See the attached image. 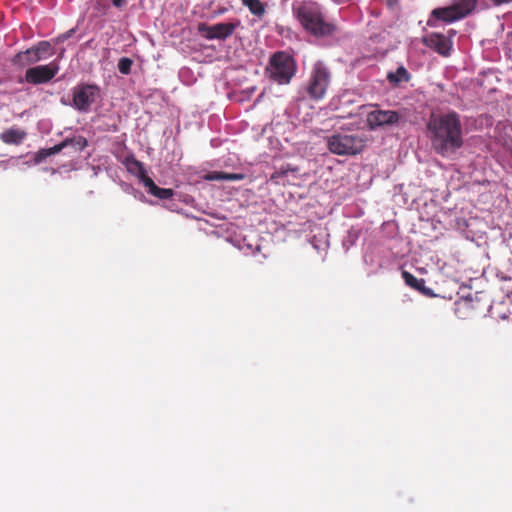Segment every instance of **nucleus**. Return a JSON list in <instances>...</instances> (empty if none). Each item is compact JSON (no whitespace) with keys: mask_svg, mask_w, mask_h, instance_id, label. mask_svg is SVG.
<instances>
[{"mask_svg":"<svg viewBox=\"0 0 512 512\" xmlns=\"http://www.w3.org/2000/svg\"><path fill=\"white\" fill-rule=\"evenodd\" d=\"M132 64L133 61L130 58L123 57L119 60L117 67L120 73L127 75L131 71Z\"/></svg>","mask_w":512,"mask_h":512,"instance_id":"aec40b11","label":"nucleus"},{"mask_svg":"<svg viewBox=\"0 0 512 512\" xmlns=\"http://www.w3.org/2000/svg\"><path fill=\"white\" fill-rule=\"evenodd\" d=\"M75 33V29H70L68 31H66L65 33L63 34H60L59 36H57L55 39H54V42L56 44H59V43H63L64 41H66L67 39H69L73 34Z\"/></svg>","mask_w":512,"mask_h":512,"instance_id":"4be33fe9","label":"nucleus"},{"mask_svg":"<svg viewBox=\"0 0 512 512\" xmlns=\"http://www.w3.org/2000/svg\"><path fill=\"white\" fill-rule=\"evenodd\" d=\"M410 78L411 75L404 66H399L395 72H389L387 74V80L394 86L401 82H408Z\"/></svg>","mask_w":512,"mask_h":512,"instance_id":"f3484780","label":"nucleus"},{"mask_svg":"<svg viewBox=\"0 0 512 512\" xmlns=\"http://www.w3.org/2000/svg\"><path fill=\"white\" fill-rule=\"evenodd\" d=\"M126 0H112V3L115 7H122L125 4Z\"/></svg>","mask_w":512,"mask_h":512,"instance_id":"393cba45","label":"nucleus"},{"mask_svg":"<svg viewBox=\"0 0 512 512\" xmlns=\"http://www.w3.org/2000/svg\"><path fill=\"white\" fill-rule=\"evenodd\" d=\"M426 132L433 151L444 158L454 155L464 145L461 116L454 110L431 114Z\"/></svg>","mask_w":512,"mask_h":512,"instance_id":"f257e3e1","label":"nucleus"},{"mask_svg":"<svg viewBox=\"0 0 512 512\" xmlns=\"http://www.w3.org/2000/svg\"><path fill=\"white\" fill-rule=\"evenodd\" d=\"M389 5H393L397 2V0H387Z\"/></svg>","mask_w":512,"mask_h":512,"instance_id":"bb28decb","label":"nucleus"},{"mask_svg":"<svg viewBox=\"0 0 512 512\" xmlns=\"http://www.w3.org/2000/svg\"><path fill=\"white\" fill-rule=\"evenodd\" d=\"M328 149L336 155H356L360 153L365 145V138L348 133H336L327 140Z\"/></svg>","mask_w":512,"mask_h":512,"instance_id":"20e7f679","label":"nucleus"},{"mask_svg":"<svg viewBox=\"0 0 512 512\" xmlns=\"http://www.w3.org/2000/svg\"><path fill=\"white\" fill-rule=\"evenodd\" d=\"M402 278H403L405 284L407 286L411 287L412 289L420 292L421 294H423L425 296L432 295V290L425 286L424 279H422V278L418 279L413 274H411L410 272L405 271V270L402 271Z\"/></svg>","mask_w":512,"mask_h":512,"instance_id":"2eb2a0df","label":"nucleus"},{"mask_svg":"<svg viewBox=\"0 0 512 512\" xmlns=\"http://www.w3.org/2000/svg\"><path fill=\"white\" fill-rule=\"evenodd\" d=\"M239 25V21H236V23H217L215 25L199 23L197 25V31L202 37L208 40H225L234 33Z\"/></svg>","mask_w":512,"mask_h":512,"instance_id":"6e6552de","label":"nucleus"},{"mask_svg":"<svg viewBox=\"0 0 512 512\" xmlns=\"http://www.w3.org/2000/svg\"><path fill=\"white\" fill-rule=\"evenodd\" d=\"M337 3H342L344 0H334Z\"/></svg>","mask_w":512,"mask_h":512,"instance_id":"cd10ccee","label":"nucleus"},{"mask_svg":"<svg viewBox=\"0 0 512 512\" xmlns=\"http://www.w3.org/2000/svg\"><path fill=\"white\" fill-rule=\"evenodd\" d=\"M297 70L295 59L287 52H275L269 60L266 73L279 85L289 84Z\"/></svg>","mask_w":512,"mask_h":512,"instance_id":"7ed1b4c3","label":"nucleus"},{"mask_svg":"<svg viewBox=\"0 0 512 512\" xmlns=\"http://www.w3.org/2000/svg\"><path fill=\"white\" fill-rule=\"evenodd\" d=\"M453 5L457 8L461 17L464 18L474 10L476 0H457Z\"/></svg>","mask_w":512,"mask_h":512,"instance_id":"a211bd4d","label":"nucleus"},{"mask_svg":"<svg viewBox=\"0 0 512 512\" xmlns=\"http://www.w3.org/2000/svg\"><path fill=\"white\" fill-rule=\"evenodd\" d=\"M99 87L94 84H81L73 89V104L79 111H88L90 105L99 96Z\"/></svg>","mask_w":512,"mask_h":512,"instance_id":"1a4fd4ad","label":"nucleus"},{"mask_svg":"<svg viewBox=\"0 0 512 512\" xmlns=\"http://www.w3.org/2000/svg\"><path fill=\"white\" fill-rule=\"evenodd\" d=\"M59 71V65L56 61H52L47 65H38L28 68L25 72L23 80L19 82H27L29 84L38 85L51 81Z\"/></svg>","mask_w":512,"mask_h":512,"instance_id":"0eeeda50","label":"nucleus"},{"mask_svg":"<svg viewBox=\"0 0 512 512\" xmlns=\"http://www.w3.org/2000/svg\"><path fill=\"white\" fill-rule=\"evenodd\" d=\"M66 147H68V142L63 140L61 143L56 144L53 147L46 149L45 155L46 156L55 155V154L61 152Z\"/></svg>","mask_w":512,"mask_h":512,"instance_id":"412c9836","label":"nucleus"},{"mask_svg":"<svg viewBox=\"0 0 512 512\" xmlns=\"http://www.w3.org/2000/svg\"><path fill=\"white\" fill-rule=\"evenodd\" d=\"M243 178H244L243 174L226 173V175H225V180H229V181L242 180Z\"/></svg>","mask_w":512,"mask_h":512,"instance_id":"5701e85b","label":"nucleus"},{"mask_svg":"<svg viewBox=\"0 0 512 512\" xmlns=\"http://www.w3.org/2000/svg\"><path fill=\"white\" fill-rule=\"evenodd\" d=\"M64 141H67L68 146H71L76 152L84 150L88 145L87 139L83 136H74L72 138H66Z\"/></svg>","mask_w":512,"mask_h":512,"instance_id":"6ab92c4d","label":"nucleus"},{"mask_svg":"<svg viewBox=\"0 0 512 512\" xmlns=\"http://www.w3.org/2000/svg\"><path fill=\"white\" fill-rule=\"evenodd\" d=\"M455 35H456V31L454 29H450V30H448V36H446V37L451 40V38L454 37Z\"/></svg>","mask_w":512,"mask_h":512,"instance_id":"a878e982","label":"nucleus"},{"mask_svg":"<svg viewBox=\"0 0 512 512\" xmlns=\"http://www.w3.org/2000/svg\"><path fill=\"white\" fill-rule=\"evenodd\" d=\"M423 44L442 56H449L452 49V40L440 33H429L422 39Z\"/></svg>","mask_w":512,"mask_h":512,"instance_id":"9b49d317","label":"nucleus"},{"mask_svg":"<svg viewBox=\"0 0 512 512\" xmlns=\"http://www.w3.org/2000/svg\"><path fill=\"white\" fill-rule=\"evenodd\" d=\"M400 118L397 111L376 109L367 114L366 123L370 130H376L380 127L395 125Z\"/></svg>","mask_w":512,"mask_h":512,"instance_id":"9d476101","label":"nucleus"},{"mask_svg":"<svg viewBox=\"0 0 512 512\" xmlns=\"http://www.w3.org/2000/svg\"><path fill=\"white\" fill-rule=\"evenodd\" d=\"M225 172H213L208 176L209 180H225Z\"/></svg>","mask_w":512,"mask_h":512,"instance_id":"b1692460","label":"nucleus"},{"mask_svg":"<svg viewBox=\"0 0 512 512\" xmlns=\"http://www.w3.org/2000/svg\"><path fill=\"white\" fill-rule=\"evenodd\" d=\"M27 137V132L18 127H11L0 133V140L7 145H20Z\"/></svg>","mask_w":512,"mask_h":512,"instance_id":"4468645a","label":"nucleus"},{"mask_svg":"<svg viewBox=\"0 0 512 512\" xmlns=\"http://www.w3.org/2000/svg\"><path fill=\"white\" fill-rule=\"evenodd\" d=\"M136 165L140 168V179L144 186L148 189V193L162 200L171 199L174 191L170 188H160L154 181L148 177L144 171L143 165L139 161H135Z\"/></svg>","mask_w":512,"mask_h":512,"instance_id":"f8f14e48","label":"nucleus"},{"mask_svg":"<svg viewBox=\"0 0 512 512\" xmlns=\"http://www.w3.org/2000/svg\"><path fill=\"white\" fill-rule=\"evenodd\" d=\"M241 2L258 19H262L266 14V4L261 0H241Z\"/></svg>","mask_w":512,"mask_h":512,"instance_id":"dca6fc26","label":"nucleus"},{"mask_svg":"<svg viewBox=\"0 0 512 512\" xmlns=\"http://www.w3.org/2000/svg\"><path fill=\"white\" fill-rule=\"evenodd\" d=\"M331 73L324 63L316 62L311 70L309 80L306 85V92L310 99L319 101L326 95L330 85Z\"/></svg>","mask_w":512,"mask_h":512,"instance_id":"39448f33","label":"nucleus"},{"mask_svg":"<svg viewBox=\"0 0 512 512\" xmlns=\"http://www.w3.org/2000/svg\"><path fill=\"white\" fill-rule=\"evenodd\" d=\"M459 19H462L461 14H459L457 8L454 5H451L448 7L436 8L432 10L431 15L427 21V25L430 27H435L437 21L451 23Z\"/></svg>","mask_w":512,"mask_h":512,"instance_id":"ddd939ff","label":"nucleus"},{"mask_svg":"<svg viewBox=\"0 0 512 512\" xmlns=\"http://www.w3.org/2000/svg\"><path fill=\"white\" fill-rule=\"evenodd\" d=\"M53 54L54 49L52 44L49 41H40L31 48L17 53L13 58V63L20 67H26L47 59Z\"/></svg>","mask_w":512,"mask_h":512,"instance_id":"423d86ee","label":"nucleus"},{"mask_svg":"<svg viewBox=\"0 0 512 512\" xmlns=\"http://www.w3.org/2000/svg\"><path fill=\"white\" fill-rule=\"evenodd\" d=\"M294 16L302 27L314 36H327L333 33L334 26L324 20L320 6L313 1L296 3L292 8Z\"/></svg>","mask_w":512,"mask_h":512,"instance_id":"f03ea898","label":"nucleus"}]
</instances>
